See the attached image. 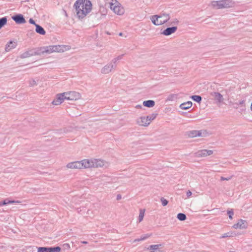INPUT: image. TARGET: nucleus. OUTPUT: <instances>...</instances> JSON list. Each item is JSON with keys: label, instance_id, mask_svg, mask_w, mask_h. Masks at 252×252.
Returning a JSON list of instances; mask_svg holds the SVG:
<instances>
[{"label": "nucleus", "instance_id": "nucleus-1", "mask_svg": "<svg viewBox=\"0 0 252 252\" xmlns=\"http://www.w3.org/2000/svg\"><path fill=\"white\" fill-rule=\"evenodd\" d=\"M76 15L78 19L84 18L92 9V4L89 0H77L74 4Z\"/></svg>", "mask_w": 252, "mask_h": 252}, {"label": "nucleus", "instance_id": "nucleus-2", "mask_svg": "<svg viewBox=\"0 0 252 252\" xmlns=\"http://www.w3.org/2000/svg\"><path fill=\"white\" fill-rule=\"evenodd\" d=\"M170 18V17L169 14L162 12L159 15L152 16L151 20L154 25L158 26L166 23Z\"/></svg>", "mask_w": 252, "mask_h": 252}, {"label": "nucleus", "instance_id": "nucleus-3", "mask_svg": "<svg viewBox=\"0 0 252 252\" xmlns=\"http://www.w3.org/2000/svg\"><path fill=\"white\" fill-rule=\"evenodd\" d=\"M40 55L44 53L63 52V47L61 45H51L39 48Z\"/></svg>", "mask_w": 252, "mask_h": 252}, {"label": "nucleus", "instance_id": "nucleus-4", "mask_svg": "<svg viewBox=\"0 0 252 252\" xmlns=\"http://www.w3.org/2000/svg\"><path fill=\"white\" fill-rule=\"evenodd\" d=\"M91 166L92 165L89 162V159H84L81 161L70 162L68 163L66 165L67 168L71 169L90 168Z\"/></svg>", "mask_w": 252, "mask_h": 252}, {"label": "nucleus", "instance_id": "nucleus-5", "mask_svg": "<svg viewBox=\"0 0 252 252\" xmlns=\"http://www.w3.org/2000/svg\"><path fill=\"white\" fill-rule=\"evenodd\" d=\"M212 5L217 9L228 8L232 7L234 5V2L232 0H221L219 1H213Z\"/></svg>", "mask_w": 252, "mask_h": 252}, {"label": "nucleus", "instance_id": "nucleus-6", "mask_svg": "<svg viewBox=\"0 0 252 252\" xmlns=\"http://www.w3.org/2000/svg\"><path fill=\"white\" fill-rule=\"evenodd\" d=\"M158 114L153 113L151 115L147 116V117H141L137 119V124L142 126H148L151 121L154 120L157 116Z\"/></svg>", "mask_w": 252, "mask_h": 252}, {"label": "nucleus", "instance_id": "nucleus-7", "mask_svg": "<svg viewBox=\"0 0 252 252\" xmlns=\"http://www.w3.org/2000/svg\"><path fill=\"white\" fill-rule=\"evenodd\" d=\"M120 5L116 0H112V2L110 3V8L115 13L121 15L124 13V9Z\"/></svg>", "mask_w": 252, "mask_h": 252}, {"label": "nucleus", "instance_id": "nucleus-8", "mask_svg": "<svg viewBox=\"0 0 252 252\" xmlns=\"http://www.w3.org/2000/svg\"><path fill=\"white\" fill-rule=\"evenodd\" d=\"M62 94L63 95L64 99L66 100H76L80 97V94L74 91L64 92Z\"/></svg>", "mask_w": 252, "mask_h": 252}, {"label": "nucleus", "instance_id": "nucleus-9", "mask_svg": "<svg viewBox=\"0 0 252 252\" xmlns=\"http://www.w3.org/2000/svg\"><path fill=\"white\" fill-rule=\"evenodd\" d=\"M34 55H40L39 48L32 49L25 52L21 55L20 58L24 59Z\"/></svg>", "mask_w": 252, "mask_h": 252}, {"label": "nucleus", "instance_id": "nucleus-10", "mask_svg": "<svg viewBox=\"0 0 252 252\" xmlns=\"http://www.w3.org/2000/svg\"><path fill=\"white\" fill-rule=\"evenodd\" d=\"M61 249L60 247H39L37 252H60Z\"/></svg>", "mask_w": 252, "mask_h": 252}, {"label": "nucleus", "instance_id": "nucleus-11", "mask_svg": "<svg viewBox=\"0 0 252 252\" xmlns=\"http://www.w3.org/2000/svg\"><path fill=\"white\" fill-rule=\"evenodd\" d=\"M213 153L212 150L204 149L196 152L194 154V157L197 158L206 157L207 156L211 155Z\"/></svg>", "mask_w": 252, "mask_h": 252}, {"label": "nucleus", "instance_id": "nucleus-12", "mask_svg": "<svg viewBox=\"0 0 252 252\" xmlns=\"http://www.w3.org/2000/svg\"><path fill=\"white\" fill-rule=\"evenodd\" d=\"M116 67V64L113 63L112 62L105 65L101 70L103 74H108L110 73L112 69Z\"/></svg>", "mask_w": 252, "mask_h": 252}, {"label": "nucleus", "instance_id": "nucleus-13", "mask_svg": "<svg viewBox=\"0 0 252 252\" xmlns=\"http://www.w3.org/2000/svg\"><path fill=\"white\" fill-rule=\"evenodd\" d=\"M12 19L16 24H22L26 22V21L22 14H17L12 16Z\"/></svg>", "mask_w": 252, "mask_h": 252}, {"label": "nucleus", "instance_id": "nucleus-14", "mask_svg": "<svg viewBox=\"0 0 252 252\" xmlns=\"http://www.w3.org/2000/svg\"><path fill=\"white\" fill-rule=\"evenodd\" d=\"M247 227L248 224L246 220L242 219L240 220L237 223L234 224L233 226V227L235 229L239 228L241 229L246 228Z\"/></svg>", "mask_w": 252, "mask_h": 252}, {"label": "nucleus", "instance_id": "nucleus-15", "mask_svg": "<svg viewBox=\"0 0 252 252\" xmlns=\"http://www.w3.org/2000/svg\"><path fill=\"white\" fill-rule=\"evenodd\" d=\"M89 162L92 165L90 167H102L104 165V161L100 159H94V160H89Z\"/></svg>", "mask_w": 252, "mask_h": 252}, {"label": "nucleus", "instance_id": "nucleus-16", "mask_svg": "<svg viewBox=\"0 0 252 252\" xmlns=\"http://www.w3.org/2000/svg\"><path fill=\"white\" fill-rule=\"evenodd\" d=\"M177 27L176 26L168 27L161 32V34H163L166 36L170 35L171 34L174 33L177 31Z\"/></svg>", "mask_w": 252, "mask_h": 252}, {"label": "nucleus", "instance_id": "nucleus-17", "mask_svg": "<svg viewBox=\"0 0 252 252\" xmlns=\"http://www.w3.org/2000/svg\"><path fill=\"white\" fill-rule=\"evenodd\" d=\"M64 100L62 93L57 94L56 98L52 101V104L55 105L61 104Z\"/></svg>", "mask_w": 252, "mask_h": 252}, {"label": "nucleus", "instance_id": "nucleus-18", "mask_svg": "<svg viewBox=\"0 0 252 252\" xmlns=\"http://www.w3.org/2000/svg\"><path fill=\"white\" fill-rule=\"evenodd\" d=\"M17 42L10 41L5 45V50L6 52H9L12 49L15 48L17 46Z\"/></svg>", "mask_w": 252, "mask_h": 252}, {"label": "nucleus", "instance_id": "nucleus-19", "mask_svg": "<svg viewBox=\"0 0 252 252\" xmlns=\"http://www.w3.org/2000/svg\"><path fill=\"white\" fill-rule=\"evenodd\" d=\"M192 103L191 101H189L180 104V108L183 110H187L192 106Z\"/></svg>", "mask_w": 252, "mask_h": 252}, {"label": "nucleus", "instance_id": "nucleus-20", "mask_svg": "<svg viewBox=\"0 0 252 252\" xmlns=\"http://www.w3.org/2000/svg\"><path fill=\"white\" fill-rule=\"evenodd\" d=\"M161 246V244L150 245L148 249L152 250L150 252H159V248Z\"/></svg>", "mask_w": 252, "mask_h": 252}, {"label": "nucleus", "instance_id": "nucleus-21", "mask_svg": "<svg viewBox=\"0 0 252 252\" xmlns=\"http://www.w3.org/2000/svg\"><path fill=\"white\" fill-rule=\"evenodd\" d=\"M212 95L214 97L215 99L219 102L223 101V98L222 95L218 92H214Z\"/></svg>", "mask_w": 252, "mask_h": 252}, {"label": "nucleus", "instance_id": "nucleus-22", "mask_svg": "<svg viewBox=\"0 0 252 252\" xmlns=\"http://www.w3.org/2000/svg\"><path fill=\"white\" fill-rule=\"evenodd\" d=\"M35 31L41 35H45L46 32L44 29L39 25H35Z\"/></svg>", "mask_w": 252, "mask_h": 252}, {"label": "nucleus", "instance_id": "nucleus-23", "mask_svg": "<svg viewBox=\"0 0 252 252\" xmlns=\"http://www.w3.org/2000/svg\"><path fill=\"white\" fill-rule=\"evenodd\" d=\"M143 104L145 107L151 108L154 106L155 102L153 100H148L144 101Z\"/></svg>", "mask_w": 252, "mask_h": 252}, {"label": "nucleus", "instance_id": "nucleus-24", "mask_svg": "<svg viewBox=\"0 0 252 252\" xmlns=\"http://www.w3.org/2000/svg\"><path fill=\"white\" fill-rule=\"evenodd\" d=\"M18 201H15L14 200H9L8 198L5 199L3 201L0 202V206L2 205H5L10 203H18Z\"/></svg>", "mask_w": 252, "mask_h": 252}, {"label": "nucleus", "instance_id": "nucleus-25", "mask_svg": "<svg viewBox=\"0 0 252 252\" xmlns=\"http://www.w3.org/2000/svg\"><path fill=\"white\" fill-rule=\"evenodd\" d=\"M7 19L6 17L0 18V29H1L7 23Z\"/></svg>", "mask_w": 252, "mask_h": 252}, {"label": "nucleus", "instance_id": "nucleus-26", "mask_svg": "<svg viewBox=\"0 0 252 252\" xmlns=\"http://www.w3.org/2000/svg\"><path fill=\"white\" fill-rule=\"evenodd\" d=\"M190 98L194 101L200 103L202 100V97L200 95H194L191 96Z\"/></svg>", "mask_w": 252, "mask_h": 252}, {"label": "nucleus", "instance_id": "nucleus-27", "mask_svg": "<svg viewBox=\"0 0 252 252\" xmlns=\"http://www.w3.org/2000/svg\"><path fill=\"white\" fill-rule=\"evenodd\" d=\"M207 133L205 130H197V136L198 137H205L206 136Z\"/></svg>", "mask_w": 252, "mask_h": 252}, {"label": "nucleus", "instance_id": "nucleus-28", "mask_svg": "<svg viewBox=\"0 0 252 252\" xmlns=\"http://www.w3.org/2000/svg\"><path fill=\"white\" fill-rule=\"evenodd\" d=\"M177 218L178 219L181 221H184L185 220L187 219L186 215L182 213H180L177 215Z\"/></svg>", "mask_w": 252, "mask_h": 252}, {"label": "nucleus", "instance_id": "nucleus-29", "mask_svg": "<svg viewBox=\"0 0 252 252\" xmlns=\"http://www.w3.org/2000/svg\"><path fill=\"white\" fill-rule=\"evenodd\" d=\"M236 234L234 232H232V231H230V232H227V233H225L224 234H223L222 236L221 237V238H226V237H234V236H235Z\"/></svg>", "mask_w": 252, "mask_h": 252}, {"label": "nucleus", "instance_id": "nucleus-30", "mask_svg": "<svg viewBox=\"0 0 252 252\" xmlns=\"http://www.w3.org/2000/svg\"><path fill=\"white\" fill-rule=\"evenodd\" d=\"M151 235V234H145V235L142 236L140 239H136V240H135L134 241H140L145 240L147 238L150 237Z\"/></svg>", "mask_w": 252, "mask_h": 252}, {"label": "nucleus", "instance_id": "nucleus-31", "mask_svg": "<svg viewBox=\"0 0 252 252\" xmlns=\"http://www.w3.org/2000/svg\"><path fill=\"white\" fill-rule=\"evenodd\" d=\"M197 130H192L189 132L188 135L190 137H197Z\"/></svg>", "mask_w": 252, "mask_h": 252}, {"label": "nucleus", "instance_id": "nucleus-32", "mask_svg": "<svg viewBox=\"0 0 252 252\" xmlns=\"http://www.w3.org/2000/svg\"><path fill=\"white\" fill-rule=\"evenodd\" d=\"M144 216V210H142L141 209L140 211V213H139V217H138L139 222H141L143 220Z\"/></svg>", "mask_w": 252, "mask_h": 252}, {"label": "nucleus", "instance_id": "nucleus-33", "mask_svg": "<svg viewBox=\"0 0 252 252\" xmlns=\"http://www.w3.org/2000/svg\"><path fill=\"white\" fill-rule=\"evenodd\" d=\"M124 56V54H122L121 55H120L119 56H118L117 58L114 59L112 62L114 64H116V63L117 62V61L118 60H120L122 59L123 57Z\"/></svg>", "mask_w": 252, "mask_h": 252}, {"label": "nucleus", "instance_id": "nucleus-34", "mask_svg": "<svg viewBox=\"0 0 252 252\" xmlns=\"http://www.w3.org/2000/svg\"><path fill=\"white\" fill-rule=\"evenodd\" d=\"M160 200H161L162 205L163 206H166L168 203V201L167 200H166L165 198H164V197H161L160 198Z\"/></svg>", "mask_w": 252, "mask_h": 252}, {"label": "nucleus", "instance_id": "nucleus-35", "mask_svg": "<svg viewBox=\"0 0 252 252\" xmlns=\"http://www.w3.org/2000/svg\"><path fill=\"white\" fill-rule=\"evenodd\" d=\"M227 213L228 215L229 218L230 220H232V216L234 215V213H233V210L231 209L230 210H227Z\"/></svg>", "mask_w": 252, "mask_h": 252}, {"label": "nucleus", "instance_id": "nucleus-36", "mask_svg": "<svg viewBox=\"0 0 252 252\" xmlns=\"http://www.w3.org/2000/svg\"><path fill=\"white\" fill-rule=\"evenodd\" d=\"M29 84H30V86L31 87L36 85V82L34 80H30Z\"/></svg>", "mask_w": 252, "mask_h": 252}, {"label": "nucleus", "instance_id": "nucleus-37", "mask_svg": "<svg viewBox=\"0 0 252 252\" xmlns=\"http://www.w3.org/2000/svg\"><path fill=\"white\" fill-rule=\"evenodd\" d=\"M179 23V21L177 19H174L171 22V25H177Z\"/></svg>", "mask_w": 252, "mask_h": 252}, {"label": "nucleus", "instance_id": "nucleus-38", "mask_svg": "<svg viewBox=\"0 0 252 252\" xmlns=\"http://www.w3.org/2000/svg\"><path fill=\"white\" fill-rule=\"evenodd\" d=\"M232 178V176H230V177H227V178H225V177H221L220 178V180L221 181H224V180H226V181H228L229 180H230Z\"/></svg>", "mask_w": 252, "mask_h": 252}, {"label": "nucleus", "instance_id": "nucleus-39", "mask_svg": "<svg viewBox=\"0 0 252 252\" xmlns=\"http://www.w3.org/2000/svg\"><path fill=\"white\" fill-rule=\"evenodd\" d=\"M29 23L31 24H33V25H34L35 26V25H37L35 21L32 19V18H30V20H29Z\"/></svg>", "mask_w": 252, "mask_h": 252}, {"label": "nucleus", "instance_id": "nucleus-40", "mask_svg": "<svg viewBox=\"0 0 252 252\" xmlns=\"http://www.w3.org/2000/svg\"><path fill=\"white\" fill-rule=\"evenodd\" d=\"M245 102V100H242L241 101H240L239 103H237L238 105H243Z\"/></svg>", "mask_w": 252, "mask_h": 252}, {"label": "nucleus", "instance_id": "nucleus-41", "mask_svg": "<svg viewBox=\"0 0 252 252\" xmlns=\"http://www.w3.org/2000/svg\"><path fill=\"white\" fill-rule=\"evenodd\" d=\"M192 194V193L190 191V190H188L187 192V197H190Z\"/></svg>", "mask_w": 252, "mask_h": 252}, {"label": "nucleus", "instance_id": "nucleus-42", "mask_svg": "<svg viewBox=\"0 0 252 252\" xmlns=\"http://www.w3.org/2000/svg\"><path fill=\"white\" fill-rule=\"evenodd\" d=\"M122 198V196H121V195L120 194H118L117 195V200H119L120 199H121Z\"/></svg>", "mask_w": 252, "mask_h": 252}, {"label": "nucleus", "instance_id": "nucleus-43", "mask_svg": "<svg viewBox=\"0 0 252 252\" xmlns=\"http://www.w3.org/2000/svg\"><path fill=\"white\" fill-rule=\"evenodd\" d=\"M136 108H142V106L140 105H137L136 106H135Z\"/></svg>", "mask_w": 252, "mask_h": 252}, {"label": "nucleus", "instance_id": "nucleus-44", "mask_svg": "<svg viewBox=\"0 0 252 252\" xmlns=\"http://www.w3.org/2000/svg\"><path fill=\"white\" fill-rule=\"evenodd\" d=\"M81 243L84 244H88V242L87 241H81Z\"/></svg>", "mask_w": 252, "mask_h": 252}, {"label": "nucleus", "instance_id": "nucleus-45", "mask_svg": "<svg viewBox=\"0 0 252 252\" xmlns=\"http://www.w3.org/2000/svg\"><path fill=\"white\" fill-rule=\"evenodd\" d=\"M119 35L120 36H122L123 35V33L122 32H120V33H119Z\"/></svg>", "mask_w": 252, "mask_h": 252}, {"label": "nucleus", "instance_id": "nucleus-46", "mask_svg": "<svg viewBox=\"0 0 252 252\" xmlns=\"http://www.w3.org/2000/svg\"><path fill=\"white\" fill-rule=\"evenodd\" d=\"M251 110L252 111V102L251 105Z\"/></svg>", "mask_w": 252, "mask_h": 252}, {"label": "nucleus", "instance_id": "nucleus-47", "mask_svg": "<svg viewBox=\"0 0 252 252\" xmlns=\"http://www.w3.org/2000/svg\"><path fill=\"white\" fill-rule=\"evenodd\" d=\"M64 13H65V16H67V13H66V12L65 11H64Z\"/></svg>", "mask_w": 252, "mask_h": 252}]
</instances>
